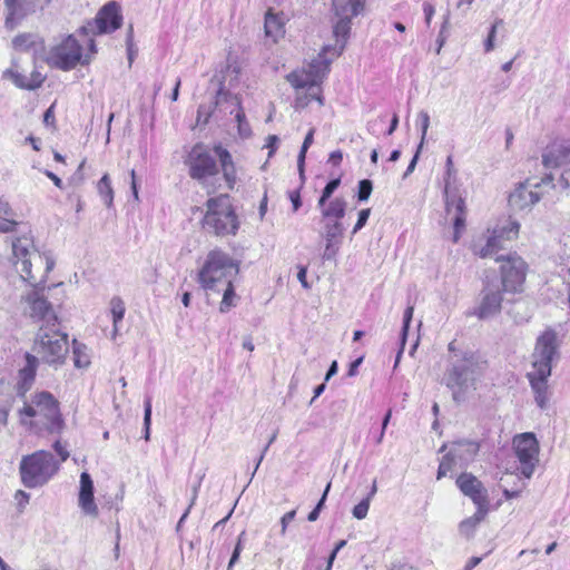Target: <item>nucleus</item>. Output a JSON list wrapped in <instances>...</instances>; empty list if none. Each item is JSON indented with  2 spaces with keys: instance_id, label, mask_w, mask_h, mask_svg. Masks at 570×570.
<instances>
[{
  "instance_id": "1",
  "label": "nucleus",
  "mask_w": 570,
  "mask_h": 570,
  "mask_svg": "<svg viewBox=\"0 0 570 570\" xmlns=\"http://www.w3.org/2000/svg\"><path fill=\"white\" fill-rule=\"evenodd\" d=\"M12 255L13 265L21 279L31 287L21 297L24 314L35 322H42L41 326H57V315L45 295L43 285L53 262L36 248L32 237L28 235L12 240Z\"/></svg>"
},
{
  "instance_id": "2",
  "label": "nucleus",
  "mask_w": 570,
  "mask_h": 570,
  "mask_svg": "<svg viewBox=\"0 0 570 570\" xmlns=\"http://www.w3.org/2000/svg\"><path fill=\"white\" fill-rule=\"evenodd\" d=\"M485 368L487 362L476 353H454L448 358L442 383L451 391L453 401L462 403L476 390Z\"/></svg>"
},
{
  "instance_id": "3",
  "label": "nucleus",
  "mask_w": 570,
  "mask_h": 570,
  "mask_svg": "<svg viewBox=\"0 0 570 570\" xmlns=\"http://www.w3.org/2000/svg\"><path fill=\"white\" fill-rule=\"evenodd\" d=\"M213 151L214 155L209 148L203 144H196L190 149L185 159L189 176L193 179L205 184L208 178L214 177L219 173V166L217 164L218 158L227 187L233 189L237 177L230 153L222 145H216Z\"/></svg>"
},
{
  "instance_id": "4",
  "label": "nucleus",
  "mask_w": 570,
  "mask_h": 570,
  "mask_svg": "<svg viewBox=\"0 0 570 570\" xmlns=\"http://www.w3.org/2000/svg\"><path fill=\"white\" fill-rule=\"evenodd\" d=\"M19 422L29 431L40 434H57L63 428L59 402L48 391L35 392L29 401L18 409Z\"/></svg>"
},
{
  "instance_id": "5",
  "label": "nucleus",
  "mask_w": 570,
  "mask_h": 570,
  "mask_svg": "<svg viewBox=\"0 0 570 570\" xmlns=\"http://www.w3.org/2000/svg\"><path fill=\"white\" fill-rule=\"evenodd\" d=\"M557 355V333L547 330L537 340L532 354L533 371L528 374L535 401L541 409L546 405L547 380L551 375L552 361Z\"/></svg>"
},
{
  "instance_id": "6",
  "label": "nucleus",
  "mask_w": 570,
  "mask_h": 570,
  "mask_svg": "<svg viewBox=\"0 0 570 570\" xmlns=\"http://www.w3.org/2000/svg\"><path fill=\"white\" fill-rule=\"evenodd\" d=\"M238 274V264L226 253L214 249L198 272L197 281L205 291L220 292Z\"/></svg>"
},
{
  "instance_id": "7",
  "label": "nucleus",
  "mask_w": 570,
  "mask_h": 570,
  "mask_svg": "<svg viewBox=\"0 0 570 570\" xmlns=\"http://www.w3.org/2000/svg\"><path fill=\"white\" fill-rule=\"evenodd\" d=\"M31 354L49 366L57 368L65 363L69 353L68 335L57 326H40L36 333Z\"/></svg>"
},
{
  "instance_id": "8",
  "label": "nucleus",
  "mask_w": 570,
  "mask_h": 570,
  "mask_svg": "<svg viewBox=\"0 0 570 570\" xmlns=\"http://www.w3.org/2000/svg\"><path fill=\"white\" fill-rule=\"evenodd\" d=\"M203 228L216 236L235 235L239 223L227 195L209 198L206 203Z\"/></svg>"
},
{
  "instance_id": "9",
  "label": "nucleus",
  "mask_w": 570,
  "mask_h": 570,
  "mask_svg": "<svg viewBox=\"0 0 570 570\" xmlns=\"http://www.w3.org/2000/svg\"><path fill=\"white\" fill-rule=\"evenodd\" d=\"M59 463L49 451L39 450L23 455L19 472L24 487L33 489L45 485L58 471Z\"/></svg>"
},
{
  "instance_id": "10",
  "label": "nucleus",
  "mask_w": 570,
  "mask_h": 570,
  "mask_svg": "<svg viewBox=\"0 0 570 570\" xmlns=\"http://www.w3.org/2000/svg\"><path fill=\"white\" fill-rule=\"evenodd\" d=\"M47 62L61 70H71L78 63H89V58L82 55V47L72 36H67L59 43L50 48L47 56Z\"/></svg>"
},
{
  "instance_id": "11",
  "label": "nucleus",
  "mask_w": 570,
  "mask_h": 570,
  "mask_svg": "<svg viewBox=\"0 0 570 570\" xmlns=\"http://www.w3.org/2000/svg\"><path fill=\"white\" fill-rule=\"evenodd\" d=\"M495 261L501 263V282L499 284L502 287L503 292H522L528 268V265L524 262V259L517 254H508L507 256H497Z\"/></svg>"
},
{
  "instance_id": "12",
  "label": "nucleus",
  "mask_w": 570,
  "mask_h": 570,
  "mask_svg": "<svg viewBox=\"0 0 570 570\" xmlns=\"http://www.w3.org/2000/svg\"><path fill=\"white\" fill-rule=\"evenodd\" d=\"M519 230L520 224L517 220L507 219L493 228L485 244H474V253L482 258L492 257L499 249H503L508 242L517 239Z\"/></svg>"
},
{
  "instance_id": "13",
  "label": "nucleus",
  "mask_w": 570,
  "mask_h": 570,
  "mask_svg": "<svg viewBox=\"0 0 570 570\" xmlns=\"http://www.w3.org/2000/svg\"><path fill=\"white\" fill-rule=\"evenodd\" d=\"M364 3L365 0H350L348 3L338 7V4L334 2L336 14L341 18L333 29L335 45L332 46V57H338L344 51L351 30V17H355L361 13L364 9Z\"/></svg>"
},
{
  "instance_id": "14",
  "label": "nucleus",
  "mask_w": 570,
  "mask_h": 570,
  "mask_svg": "<svg viewBox=\"0 0 570 570\" xmlns=\"http://www.w3.org/2000/svg\"><path fill=\"white\" fill-rule=\"evenodd\" d=\"M122 16L120 6L116 1L106 3L92 21L83 26L80 31L85 35L109 33L120 28Z\"/></svg>"
},
{
  "instance_id": "15",
  "label": "nucleus",
  "mask_w": 570,
  "mask_h": 570,
  "mask_svg": "<svg viewBox=\"0 0 570 570\" xmlns=\"http://www.w3.org/2000/svg\"><path fill=\"white\" fill-rule=\"evenodd\" d=\"M515 455L521 464V473L531 478L539 461V443L533 433H523L514 438Z\"/></svg>"
},
{
  "instance_id": "16",
  "label": "nucleus",
  "mask_w": 570,
  "mask_h": 570,
  "mask_svg": "<svg viewBox=\"0 0 570 570\" xmlns=\"http://www.w3.org/2000/svg\"><path fill=\"white\" fill-rule=\"evenodd\" d=\"M446 218L451 219L454 227L453 242L460 239L461 232L465 226V205L458 189L450 185L449 180L443 190Z\"/></svg>"
},
{
  "instance_id": "17",
  "label": "nucleus",
  "mask_w": 570,
  "mask_h": 570,
  "mask_svg": "<svg viewBox=\"0 0 570 570\" xmlns=\"http://www.w3.org/2000/svg\"><path fill=\"white\" fill-rule=\"evenodd\" d=\"M502 287L498 282H488L482 291L481 303L475 315L481 318H489L498 314L502 304Z\"/></svg>"
},
{
  "instance_id": "18",
  "label": "nucleus",
  "mask_w": 570,
  "mask_h": 570,
  "mask_svg": "<svg viewBox=\"0 0 570 570\" xmlns=\"http://www.w3.org/2000/svg\"><path fill=\"white\" fill-rule=\"evenodd\" d=\"M229 105L232 109L229 110V114H235V120L238 124V131L239 135L243 137H248L250 135V127L248 122L246 121L245 112L242 108L240 100L237 96L232 95L230 92L226 91L224 89V83L220 81L219 89L217 90L216 98H215V106L219 107L223 105Z\"/></svg>"
},
{
  "instance_id": "19",
  "label": "nucleus",
  "mask_w": 570,
  "mask_h": 570,
  "mask_svg": "<svg viewBox=\"0 0 570 570\" xmlns=\"http://www.w3.org/2000/svg\"><path fill=\"white\" fill-rule=\"evenodd\" d=\"M456 485L476 507H489L488 491L472 473H461L456 479Z\"/></svg>"
},
{
  "instance_id": "20",
  "label": "nucleus",
  "mask_w": 570,
  "mask_h": 570,
  "mask_svg": "<svg viewBox=\"0 0 570 570\" xmlns=\"http://www.w3.org/2000/svg\"><path fill=\"white\" fill-rule=\"evenodd\" d=\"M26 364L18 372V380L14 386L16 394L19 397H24L26 394L31 390L36 374L39 366V358L27 352L24 355Z\"/></svg>"
},
{
  "instance_id": "21",
  "label": "nucleus",
  "mask_w": 570,
  "mask_h": 570,
  "mask_svg": "<svg viewBox=\"0 0 570 570\" xmlns=\"http://www.w3.org/2000/svg\"><path fill=\"white\" fill-rule=\"evenodd\" d=\"M78 503L81 511L89 517L97 518L99 510L94 499V482L89 473L80 474V490Z\"/></svg>"
},
{
  "instance_id": "22",
  "label": "nucleus",
  "mask_w": 570,
  "mask_h": 570,
  "mask_svg": "<svg viewBox=\"0 0 570 570\" xmlns=\"http://www.w3.org/2000/svg\"><path fill=\"white\" fill-rule=\"evenodd\" d=\"M546 168L570 167V144H552L542 154Z\"/></svg>"
},
{
  "instance_id": "23",
  "label": "nucleus",
  "mask_w": 570,
  "mask_h": 570,
  "mask_svg": "<svg viewBox=\"0 0 570 570\" xmlns=\"http://www.w3.org/2000/svg\"><path fill=\"white\" fill-rule=\"evenodd\" d=\"M540 199V194L532 190L527 181L519 184V186L510 194L509 205L514 210H524L531 208Z\"/></svg>"
},
{
  "instance_id": "24",
  "label": "nucleus",
  "mask_w": 570,
  "mask_h": 570,
  "mask_svg": "<svg viewBox=\"0 0 570 570\" xmlns=\"http://www.w3.org/2000/svg\"><path fill=\"white\" fill-rule=\"evenodd\" d=\"M37 0H4L7 8L6 27L12 30L19 20L36 9Z\"/></svg>"
},
{
  "instance_id": "25",
  "label": "nucleus",
  "mask_w": 570,
  "mask_h": 570,
  "mask_svg": "<svg viewBox=\"0 0 570 570\" xmlns=\"http://www.w3.org/2000/svg\"><path fill=\"white\" fill-rule=\"evenodd\" d=\"M332 46H325L318 56L312 60L306 70L316 85H318L330 71V65L332 62Z\"/></svg>"
},
{
  "instance_id": "26",
  "label": "nucleus",
  "mask_w": 570,
  "mask_h": 570,
  "mask_svg": "<svg viewBox=\"0 0 570 570\" xmlns=\"http://www.w3.org/2000/svg\"><path fill=\"white\" fill-rule=\"evenodd\" d=\"M264 29L265 36L272 39L273 42H277L285 33L283 19L271 11L265 14Z\"/></svg>"
},
{
  "instance_id": "27",
  "label": "nucleus",
  "mask_w": 570,
  "mask_h": 570,
  "mask_svg": "<svg viewBox=\"0 0 570 570\" xmlns=\"http://www.w3.org/2000/svg\"><path fill=\"white\" fill-rule=\"evenodd\" d=\"M17 215L7 202L0 199V233H10L19 226Z\"/></svg>"
},
{
  "instance_id": "28",
  "label": "nucleus",
  "mask_w": 570,
  "mask_h": 570,
  "mask_svg": "<svg viewBox=\"0 0 570 570\" xmlns=\"http://www.w3.org/2000/svg\"><path fill=\"white\" fill-rule=\"evenodd\" d=\"M488 512L489 507H476V511L472 517L461 521L459 525L460 533L466 538H470L474 533V530L479 523L485 518Z\"/></svg>"
},
{
  "instance_id": "29",
  "label": "nucleus",
  "mask_w": 570,
  "mask_h": 570,
  "mask_svg": "<svg viewBox=\"0 0 570 570\" xmlns=\"http://www.w3.org/2000/svg\"><path fill=\"white\" fill-rule=\"evenodd\" d=\"M322 213V219L328 220L333 218L342 219L346 212V202L341 197H336L324 207H320Z\"/></svg>"
},
{
  "instance_id": "30",
  "label": "nucleus",
  "mask_w": 570,
  "mask_h": 570,
  "mask_svg": "<svg viewBox=\"0 0 570 570\" xmlns=\"http://www.w3.org/2000/svg\"><path fill=\"white\" fill-rule=\"evenodd\" d=\"M479 451V444L474 441H459L453 443L451 454L455 455L458 460L469 461Z\"/></svg>"
},
{
  "instance_id": "31",
  "label": "nucleus",
  "mask_w": 570,
  "mask_h": 570,
  "mask_svg": "<svg viewBox=\"0 0 570 570\" xmlns=\"http://www.w3.org/2000/svg\"><path fill=\"white\" fill-rule=\"evenodd\" d=\"M109 305L114 324L111 338L115 340L118 333V324L124 320L126 307L124 301L119 296H114L110 299Z\"/></svg>"
},
{
  "instance_id": "32",
  "label": "nucleus",
  "mask_w": 570,
  "mask_h": 570,
  "mask_svg": "<svg viewBox=\"0 0 570 570\" xmlns=\"http://www.w3.org/2000/svg\"><path fill=\"white\" fill-rule=\"evenodd\" d=\"M287 81L295 88L303 89V88H314L317 85L314 81V78L308 75L306 70L302 71H293L289 75H287Z\"/></svg>"
},
{
  "instance_id": "33",
  "label": "nucleus",
  "mask_w": 570,
  "mask_h": 570,
  "mask_svg": "<svg viewBox=\"0 0 570 570\" xmlns=\"http://www.w3.org/2000/svg\"><path fill=\"white\" fill-rule=\"evenodd\" d=\"M98 193L107 207L112 206L114 189L108 174H105L97 184Z\"/></svg>"
},
{
  "instance_id": "34",
  "label": "nucleus",
  "mask_w": 570,
  "mask_h": 570,
  "mask_svg": "<svg viewBox=\"0 0 570 570\" xmlns=\"http://www.w3.org/2000/svg\"><path fill=\"white\" fill-rule=\"evenodd\" d=\"M314 132H315L314 128L309 129V131L305 136V139L303 141V145L301 147V150H299V154L297 157V168H298L299 176L302 179H304V165H305L306 153H307L308 148L311 147V145L313 144Z\"/></svg>"
},
{
  "instance_id": "35",
  "label": "nucleus",
  "mask_w": 570,
  "mask_h": 570,
  "mask_svg": "<svg viewBox=\"0 0 570 570\" xmlns=\"http://www.w3.org/2000/svg\"><path fill=\"white\" fill-rule=\"evenodd\" d=\"M413 312H414V307L413 306H407V308L405 309L404 315H403V326H402V334H401V348H400V351H399V353L396 355L395 366L397 365V363L400 361V357L402 355V352H403V348H404V345H405L409 326H410V323H411L412 317H413Z\"/></svg>"
},
{
  "instance_id": "36",
  "label": "nucleus",
  "mask_w": 570,
  "mask_h": 570,
  "mask_svg": "<svg viewBox=\"0 0 570 570\" xmlns=\"http://www.w3.org/2000/svg\"><path fill=\"white\" fill-rule=\"evenodd\" d=\"M220 292H223V299L220 302L219 309L222 313H225L232 306H235L236 294L234 292L233 283H229V285H225L224 287H220Z\"/></svg>"
},
{
  "instance_id": "37",
  "label": "nucleus",
  "mask_w": 570,
  "mask_h": 570,
  "mask_svg": "<svg viewBox=\"0 0 570 570\" xmlns=\"http://www.w3.org/2000/svg\"><path fill=\"white\" fill-rule=\"evenodd\" d=\"M340 184H341L340 178L332 179L326 184V186L322 190V195L317 202L318 207H324L326 205L327 200L331 198L333 193L338 188Z\"/></svg>"
},
{
  "instance_id": "38",
  "label": "nucleus",
  "mask_w": 570,
  "mask_h": 570,
  "mask_svg": "<svg viewBox=\"0 0 570 570\" xmlns=\"http://www.w3.org/2000/svg\"><path fill=\"white\" fill-rule=\"evenodd\" d=\"M344 226L343 225H333L332 227H324V238L325 243H335L340 244V239L343 236Z\"/></svg>"
},
{
  "instance_id": "39",
  "label": "nucleus",
  "mask_w": 570,
  "mask_h": 570,
  "mask_svg": "<svg viewBox=\"0 0 570 570\" xmlns=\"http://www.w3.org/2000/svg\"><path fill=\"white\" fill-rule=\"evenodd\" d=\"M73 363L76 367L82 368L87 367L90 363L89 357L86 353V346L76 345V341H73Z\"/></svg>"
},
{
  "instance_id": "40",
  "label": "nucleus",
  "mask_w": 570,
  "mask_h": 570,
  "mask_svg": "<svg viewBox=\"0 0 570 570\" xmlns=\"http://www.w3.org/2000/svg\"><path fill=\"white\" fill-rule=\"evenodd\" d=\"M35 39H36V36H33L31 33H22V35H18L17 37L13 38L12 45H13L14 49L28 50L31 46L35 45Z\"/></svg>"
},
{
  "instance_id": "41",
  "label": "nucleus",
  "mask_w": 570,
  "mask_h": 570,
  "mask_svg": "<svg viewBox=\"0 0 570 570\" xmlns=\"http://www.w3.org/2000/svg\"><path fill=\"white\" fill-rule=\"evenodd\" d=\"M456 459L458 458L455 455L451 454V450L442 458L438 469V480L445 476L446 473L452 470Z\"/></svg>"
},
{
  "instance_id": "42",
  "label": "nucleus",
  "mask_w": 570,
  "mask_h": 570,
  "mask_svg": "<svg viewBox=\"0 0 570 570\" xmlns=\"http://www.w3.org/2000/svg\"><path fill=\"white\" fill-rule=\"evenodd\" d=\"M3 77L10 78L18 88L27 89V86H29V78L16 70H6Z\"/></svg>"
},
{
  "instance_id": "43",
  "label": "nucleus",
  "mask_w": 570,
  "mask_h": 570,
  "mask_svg": "<svg viewBox=\"0 0 570 570\" xmlns=\"http://www.w3.org/2000/svg\"><path fill=\"white\" fill-rule=\"evenodd\" d=\"M417 118H419L420 126H421V140L419 144V149H422L423 145L425 142V137H426L428 129L430 126V116L426 111L422 110L419 112Z\"/></svg>"
},
{
  "instance_id": "44",
  "label": "nucleus",
  "mask_w": 570,
  "mask_h": 570,
  "mask_svg": "<svg viewBox=\"0 0 570 570\" xmlns=\"http://www.w3.org/2000/svg\"><path fill=\"white\" fill-rule=\"evenodd\" d=\"M150 424H151V400H150V397H147L145 400V411H144V428H145L144 439L146 441H148L150 438Z\"/></svg>"
},
{
  "instance_id": "45",
  "label": "nucleus",
  "mask_w": 570,
  "mask_h": 570,
  "mask_svg": "<svg viewBox=\"0 0 570 570\" xmlns=\"http://www.w3.org/2000/svg\"><path fill=\"white\" fill-rule=\"evenodd\" d=\"M373 190V184L370 179H362L358 183L357 198L360 202H366Z\"/></svg>"
},
{
  "instance_id": "46",
  "label": "nucleus",
  "mask_w": 570,
  "mask_h": 570,
  "mask_svg": "<svg viewBox=\"0 0 570 570\" xmlns=\"http://www.w3.org/2000/svg\"><path fill=\"white\" fill-rule=\"evenodd\" d=\"M368 509H370L368 499H363L360 503H357L353 508V511H352L353 517L357 520H363L366 518Z\"/></svg>"
},
{
  "instance_id": "47",
  "label": "nucleus",
  "mask_w": 570,
  "mask_h": 570,
  "mask_svg": "<svg viewBox=\"0 0 570 570\" xmlns=\"http://www.w3.org/2000/svg\"><path fill=\"white\" fill-rule=\"evenodd\" d=\"M501 23H502V20H501V19H499V20H497V21L492 24V27H491V29H490V32H489V36H488V38H487V40H485V42H484V50H485V52H490L491 50H493V48H494V38H495V33H497V28H498V26H499V24H501Z\"/></svg>"
},
{
  "instance_id": "48",
  "label": "nucleus",
  "mask_w": 570,
  "mask_h": 570,
  "mask_svg": "<svg viewBox=\"0 0 570 570\" xmlns=\"http://www.w3.org/2000/svg\"><path fill=\"white\" fill-rule=\"evenodd\" d=\"M29 78V86H27V90H35L39 88L45 81V76H42L39 71L33 70Z\"/></svg>"
},
{
  "instance_id": "49",
  "label": "nucleus",
  "mask_w": 570,
  "mask_h": 570,
  "mask_svg": "<svg viewBox=\"0 0 570 570\" xmlns=\"http://www.w3.org/2000/svg\"><path fill=\"white\" fill-rule=\"evenodd\" d=\"M445 175H444V186L446 185V181L449 180L450 185L452 186V179L456 176V170L453 166V158L452 156H448L446 163H445Z\"/></svg>"
},
{
  "instance_id": "50",
  "label": "nucleus",
  "mask_w": 570,
  "mask_h": 570,
  "mask_svg": "<svg viewBox=\"0 0 570 570\" xmlns=\"http://www.w3.org/2000/svg\"><path fill=\"white\" fill-rule=\"evenodd\" d=\"M338 247H340V244L326 243L325 244L324 253L322 255L323 259L324 261H333V259H335V256H336V254L338 252Z\"/></svg>"
},
{
  "instance_id": "51",
  "label": "nucleus",
  "mask_w": 570,
  "mask_h": 570,
  "mask_svg": "<svg viewBox=\"0 0 570 570\" xmlns=\"http://www.w3.org/2000/svg\"><path fill=\"white\" fill-rule=\"evenodd\" d=\"M370 214H371V209L370 208H365V209H362L360 213H358V218H357V222L353 228V234H356L360 229H362L368 217H370Z\"/></svg>"
},
{
  "instance_id": "52",
  "label": "nucleus",
  "mask_w": 570,
  "mask_h": 570,
  "mask_svg": "<svg viewBox=\"0 0 570 570\" xmlns=\"http://www.w3.org/2000/svg\"><path fill=\"white\" fill-rule=\"evenodd\" d=\"M296 515V510H292L289 512H286L282 519H281V524H282V529H281V533L284 535L286 533V529H287V525L291 521L294 520Z\"/></svg>"
},
{
  "instance_id": "53",
  "label": "nucleus",
  "mask_w": 570,
  "mask_h": 570,
  "mask_svg": "<svg viewBox=\"0 0 570 570\" xmlns=\"http://www.w3.org/2000/svg\"><path fill=\"white\" fill-rule=\"evenodd\" d=\"M448 22H449V18L446 17L443 24H442V28L440 30V33H439V37H438V49H436V53H440L444 42H445V36H444V30L446 29V26H448Z\"/></svg>"
},
{
  "instance_id": "54",
  "label": "nucleus",
  "mask_w": 570,
  "mask_h": 570,
  "mask_svg": "<svg viewBox=\"0 0 570 570\" xmlns=\"http://www.w3.org/2000/svg\"><path fill=\"white\" fill-rule=\"evenodd\" d=\"M289 199H291L292 205H293V210L297 212L299 209V207L302 206V199H301L299 190L291 191L289 193Z\"/></svg>"
},
{
  "instance_id": "55",
  "label": "nucleus",
  "mask_w": 570,
  "mask_h": 570,
  "mask_svg": "<svg viewBox=\"0 0 570 570\" xmlns=\"http://www.w3.org/2000/svg\"><path fill=\"white\" fill-rule=\"evenodd\" d=\"M53 449L59 454L61 462H63L68 459L69 452L66 450V448L61 444L60 441L55 442Z\"/></svg>"
},
{
  "instance_id": "56",
  "label": "nucleus",
  "mask_w": 570,
  "mask_h": 570,
  "mask_svg": "<svg viewBox=\"0 0 570 570\" xmlns=\"http://www.w3.org/2000/svg\"><path fill=\"white\" fill-rule=\"evenodd\" d=\"M279 141V138L276 135H269L266 139L265 147L269 149V156L275 151L277 144Z\"/></svg>"
},
{
  "instance_id": "57",
  "label": "nucleus",
  "mask_w": 570,
  "mask_h": 570,
  "mask_svg": "<svg viewBox=\"0 0 570 570\" xmlns=\"http://www.w3.org/2000/svg\"><path fill=\"white\" fill-rule=\"evenodd\" d=\"M421 150L422 149H419V148L416 149L415 155L413 156L412 160L410 161V164L403 175L404 178H406L409 175H411L414 171Z\"/></svg>"
},
{
  "instance_id": "58",
  "label": "nucleus",
  "mask_w": 570,
  "mask_h": 570,
  "mask_svg": "<svg viewBox=\"0 0 570 570\" xmlns=\"http://www.w3.org/2000/svg\"><path fill=\"white\" fill-rule=\"evenodd\" d=\"M306 275H307V268L305 266H299L298 273H297V279L299 281L302 286L307 289L311 286L306 279Z\"/></svg>"
},
{
  "instance_id": "59",
  "label": "nucleus",
  "mask_w": 570,
  "mask_h": 570,
  "mask_svg": "<svg viewBox=\"0 0 570 570\" xmlns=\"http://www.w3.org/2000/svg\"><path fill=\"white\" fill-rule=\"evenodd\" d=\"M240 72V67L237 65V62H229L227 65V68H226V73L227 75H234V77L230 79V81L233 80H237V77Z\"/></svg>"
},
{
  "instance_id": "60",
  "label": "nucleus",
  "mask_w": 570,
  "mask_h": 570,
  "mask_svg": "<svg viewBox=\"0 0 570 570\" xmlns=\"http://www.w3.org/2000/svg\"><path fill=\"white\" fill-rule=\"evenodd\" d=\"M560 184L563 188L570 189V166L563 169L560 177Z\"/></svg>"
},
{
  "instance_id": "61",
  "label": "nucleus",
  "mask_w": 570,
  "mask_h": 570,
  "mask_svg": "<svg viewBox=\"0 0 570 570\" xmlns=\"http://www.w3.org/2000/svg\"><path fill=\"white\" fill-rule=\"evenodd\" d=\"M343 159V154L341 150H334L330 154L328 163L333 166H338Z\"/></svg>"
},
{
  "instance_id": "62",
  "label": "nucleus",
  "mask_w": 570,
  "mask_h": 570,
  "mask_svg": "<svg viewBox=\"0 0 570 570\" xmlns=\"http://www.w3.org/2000/svg\"><path fill=\"white\" fill-rule=\"evenodd\" d=\"M240 552H242V548L235 547L233 554L230 557V560L228 562L227 570H232V568L238 562Z\"/></svg>"
},
{
  "instance_id": "63",
  "label": "nucleus",
  "mask_w": 570,
  "mask_h": 570,
  "mask_svg": "<svg viewBox=\"0 0 570 570\" xmlns=\"http://www.w3.org/2000/svg\"><path fill=\"white\" fill-rule=\"evenodd\" d=\"M16 499L18 500V505L22 507L29 502L30 495H29V493H27L22 490H19L16 493Z\"/></svg>"
},
{
  "instance_id": "64",
  "label": "nucleus",
  "mask_w": 570,
  "mask_h": 570,
  "mask_svg": "<svg viewBox=\"0 0 570 570\" xmlns=\"http://www.w3.org/2000/svg\"><path fill=\"white\" fill-rule=\"evenodd\" d=\"M362 362H363V357H358L355 361H353L350 364V368H348L347 375L348 376H354L356 374V372H357L358 366L362 364Z\"/></svg>"
}]
</instances>
